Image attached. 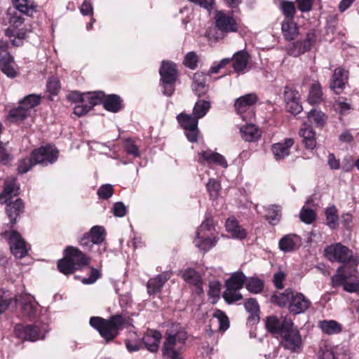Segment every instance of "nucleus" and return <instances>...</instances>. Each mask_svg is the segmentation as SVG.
<instances>
[{
    "instance_id": "20",
    "label": "nucleus",
    "mask_w": 359,
    "mask_h": 359,
    "mask_svg": "<svg viewBox=\"0 0 359 359\" xmlns=\"http://www.w3.org/2000/svg\"><path fill=\"white\" fill-rule=\"evenodd\" d=\"M19 185L15 177H8L4 181L3 190L0 194V203H6L19 195Z\"/></svg>"
},
{
    "instance_id": "50",
    "label": "nucleus",
    "mask_w": 359,
    "mask_h": 359,
    "mask_svg": "<svg viewBox=\"0 0 359 359\" xmlns=\"http://www.w3.org/2000/svg\"><path fill=\"white\" fill-rule=\"evenodd\" d=\"M114 193V187L110 184L101 185L97 189V194L100 199L108 200Z\"/></svg>"
},
{
    "instance_id": "40",
    "label": "nucleus",
    "mask_w": 359,
    "mask_h": 359,
    "mask_svg": "<svg viewBox=\"0 0 359 359\" xmlns=\"http://www.w3.org/2000/svg\"><path fill=\"white\" fill-rule=\"evenodd\" d=\"M41 101V96L36 94H30L25 96L22 100L20 101L19 104L25 108H27L28 111L30 112V109L39 105Z\"/></svg>"
},
{
    "instance_id": "61",
    "label": "nucleus",
    "mask_w": 359,
    "mask_h": 359,
    "mask_svg": "<svg viewBox=\"0 0 359 359\" xmlns=\"http://www.w3.org/2000/svg\"><path fill=\"white\" fill-rule=\"evenodd\" d=\"M86 93H81L79 91H72L67 96V99L72 102H79V104L85 103Z\"/></svg>"
},
{
    "instance_id": "29",
    "label": "nucleus",
    "mask_w": 359,
    "mask_h": 359,
    "mask_svg": "<svg viewBox=\"0 0 359 359\" xmlns=\"http://www.w3.org/2000/svg\"><path fill=\"white\" fill-rule=\"evenodd\" d=\"M300 238L296 234H288L280 240L279 248L285 252H291L300 245Z\"/></svg>"
},
{
    "instance_id": "56",
    "label": "nucleus",
    "mask_w": 359,
    "mask_h": 359,
    "mask_svg": "<svg viewBox=\"0 0 359 359\" xmlns=\"http://www.w3.org/2000/svg\"><path fill=\"white\" fill-rule=\"evenodd\" d=\"M299 217L303 222L311 224L315 221L316 215L313 210L303 208L300 212Z\"/></svg>"
},
{
    "instance_id": "58",
    "label": "nucleus",
    "mask_w": 359,
    "mask_h": 359,
    "mask_svg": "<svg viewBox=\"0 0 359 359\" xmlns=\"http://www.w3.org/2000/svg\"><path fill=\"white\" fill-rule=\"evenodd\" d=\"M102 276L100 270L92 267L90 271V275L88 278H84L81 282L85 285H90L94 283Z\"/></svg>"
},
{
    "instance_id": "7",
    "label": "nucleus",
    "mask_w": 359,
    "mask_h": 359,
    "mask_svg": "<svg viewBox=\"0 0 359 359\" xmlns=\"http://www.w3.org/2000/svg\"><path fill=\"white\" fill-rule=\"evenodd\" d=\"M245 276L241 271H237L226 280V302L231 304L242 299L243 296L238 290L243 287Z\"/></svg>"
},
{
    "instance_id": "55",
    "label": "nucleus",
    "mask_w": 359,
    "mask_h": 359,
    "mask_svg": "<svg viewBox=\"0 0 359 359\" xmlns=\"http://www.w3.org/2000/svg\"><path fill=\"white\" fill-rule=\"evenodd\" d=\"M283 97L286 104L290 102L299 100V94L298 91L289 86H286L284 88Z\"/></svg>"
},
{
    "instance_id": "51",
    "label": "nucleus",
    "mask_w": 359,
    "mask_h": 359,
    "mask_svg": "<svg viewBox=\"0 0 359 359\" xmlns=\"http://www.w3.org/2000/svg\"><path fill=\"white\" fill-rule=\"evenodd\" d=\"M123 147L128 154L131 155L135 158L140 156V149L132 139H126L123 141Z\"/></svg>"
},
{
    "instance_id": "33",
    "label": "nucleus",
    "mask_w": 359,
    "mask_h": 359,
    "mask_svg": "<svg viewBox=\"0 0 359 359\" xmlns=\"http://www.w3.org/2000/svg\"><path fill=\"white\" fill-rule=\"evenodd\" d=\"M242 137L248 142H253L261 136L259 128L253 123L247 124L241 128Z\"/></svg>"
},
{
    "instance_id": "36",
    "label": "nucleus",
    "mask_w": 359,
    "mask_h": 359,
    "mask_svg": "<svg viewBox=\"0 0 359 359\" xmlns=\"http://www.w3.org/2000/svg\"><path fill=\"white\" fill-rule=\"evenodd\" d=\"M13 62V57L9 53H6L5 56L0 59V67L1 71L11 78H13L16 76V72L11 65Z\"/></svg>"
},
{
    "instance_id": "42",
    "label": "nucleus",
    "mask_w": 359,
    "mask_h": 359,
    "mask_svg": "<svg viewBox=\"0 0 359 359\" xmlns=\"http://www.w3.org/2000/svg\"><path fill=\"white\" fill-rule=\"evenodd\" d=\"M293 291L291 289H287L283 292L272 296V302L280 306H285L287 303L290 302L292 297Z\"/></svg>"
},
{
    "instance_id": "5",
    "label": "nucleus",
    "mask_w": 359,
    "mask_h": 359,
    "mask_svg": "<svg viewBox=\"0 0 359 359\" xmlns=\"http://www.w3.org/2000/svg\"><path fill=\"white\" fill-rule=\"evenodd\" d=\"M160 83L163 95L170 97L175 90V83L179 77L177 65L170 60H163L159 68Z\"/></svg>"
},
{
    "instance_id": "43",
    "label": "nucleus",
    "mask_w": 359,
    "mask_h": 359,
    "mask_svg": "<svg viewBox=\"0 0 359 359\" xmlns=\"http://www.w3.org/2000/svg\"><path fill=\"white\" fill-rule=\"evenodd\" d=\"M348 276L345 273V267L340 266L337 269V273L332 277V283L333 287H338L348 283Z\"/></svg>"
},
{
    "instance_id": "32",
    "label": "nucleus",
    "mask_w": 359,
    "mask_h": 359,
    "mask_svg": "<svg viewBox=\"0 0 359 359\" xmlns=\"http://www.w3.org/2000/svg\"><path fill=\"white\" fill-rule=\"evenodd\" d=\"M177 120L184 130H188L198 127L199 118L193 114L182 112L177 116Z\"/></svg>"
},
{
    "instance_id": "15",
    "label": "nucleus",
    "mask_w": 359,
    "mask_h": 359,
    "mask_svg": "<svg viewBox=\"0 0 359 359\" xmlns=\"http://www.w3.org/2000/svg\"><path fill=\"white\" fill-rule=\"evenodd\" d=\"M14 333L20 339L36 341L40 339L41 330L36 325L17 324L14 328Z\"/></svg>"
},
{
    "instance_id": "52",
    "label": "nucleus",
    "mask_w": 359,
    "mask_h": 359,
    "mask_svg": "<svg viewBox=\"0 0 359 359\" xmlns=\"http://www.w3.org/2000/svg\"><path fill=\"white\" fill-rule=\"evenodd\" d=\"M61 88L60 82L55 76H51L48 79L46 83L47 91L51 95H56L58 94Z\"/></svg>"
},
{
    "instance_id": "8",
    "label": "nucleus",
    "mask_w": 359,
    "mask_h": 359,
    "mask_svg": "<svg viewBox=\"0 0 359 359\" xmlns=\"http://www.w3.org/2000/svg\"><path fill=\"white\" fill-rule=\"evenodd\" d=\"M34 163L43 166L55 163L59 157V150L54 144H47L31 151Z\"/></svg>"
},
{
    "instance_id": "64",
    "label": "nucleus",
    "mask_w": 359,
    "mask_h": 359,
    "mask_svg": "<svg viewBox=\"0 0 359 359\" xmlns=\"http://www.w3.org/2000/svg\"><path fill=\"white\" fill-rule=\"evenodd\" d=\"M126 207L122 202H116L114 204L113 214L118 217H123L126 215Z\"/></svg>"
},
{
    "instance_id": "23",
    "label": "nucleus",
    "mask_w": 359,
    "mask_h": 359,
    "mask_svg": "<svg viewBox=\"0 0 359 359\" xmlns=\"http://www.w3.org/2000/svg\"><path fill=\"white\" fill-rule=\"evenodd\" d=\"M162 339L161 333L156 330H148L142 338L145 348L151 353H156Z\"/></svg>"
},
{
    "instance_id": "22",
    "label": "nucleus",
    "mask_w": 359,
    "mask_h": 359,
    "mask_svg": "<svg viewBox=\"0 0 359 359\" xmlns=\"http://www.w3.org/2000/svg\"><path fill=\"white\" fill-rule=\"evenodd\" d=\"M182 278L189 285L194 287V291L198 294L201 295L203 293V279L195 269L189 268L183 271Z\"/></svg>"
},
{
    "instance_id": "47",
    "label": "nucleus",
    "mask_w": 359,
    "mask_h": 359,
    "mask_svg": "<svg viewBox=\"0 0 359 359\" xmlns=\"http://www.w3.org/2000/svg\"><path fill=\"white\" fill-rule=\"evenodd\" d=\"M245 287L250 292L257 294L263 290L264 283L259 278H251L246 282Z\"/></svg>"
},
{
    "instance_id": "30",
    "label": "nucleus",
    "mask_w": 359,
    "mask_h": 359,
    "mask_svg": "<svg viewBox=\"0 0 359 359\" xmlns=\"http://www.w3.org/2000/svg\"><path fill=\"white\" fill-rule=\"evenodd\" d=\"M14 7L20 12L32 16L37 11V4L32 0H13Z\"/></svg>"
},
{
    "instance_id": "34",
    "label": "nucleus",
    "mask_w": 359,
    "mask_h": 359,
    "mask_svg": "<svg viewBox=\"0 0 359 359\" xmlns=\"http://www.w3.org/2000/svg\"><path fill=\"white\" fill-rule=\"evenodd\" d=\"M282 32L287 40H294L299 34L298 27L293 20H287L282 23Z\"/></svg>"
},
{
    "instance_id": "9",
    "label": "nucleus",
    "mask_w": 359,
    "mask_h": 359,
    "mask_svg": "<svg viewBox=\"0 0 359 359\" xmlns=\"http://www.w3.org/2000/svg\"><path fill=\"white\" fill-rule=\"evenodd\" d=\"M3 235L8 236L11 252L16 259H22L27 255L29 248L17 230L6 231Z\"/></svg>"
},
{
    "instance_id": "18",
    "label": "nucleus",
    "mask_w": 359,
    "mask_h": 359,
    "mask_svg": "<svg viewBox=\"0 0 359 359\" xmlns=\"http://www.w3.org/2000/svg\"><path fill=\"white\" fill-rule=\"evenodd\" d=\"M348 80V72L341 67L336 68L332 76L330 87L336 93L340 94Z\"/></svg>"
},
{
    "instance_id": "3",
    "label": "nucleus",
    "mask_w": 359,
    "mask_h": 359,
    "mask_svg": "<svg viewBox=\"0 0 359 359\" xmlns=\"http://www.w3.org/2000/svg\"><path fill=\"white\" fill-rule=\"evenodd\" d=\"M90 258L79 248L68 246L64 251L63 258L57 262L58 271L64 275L73 274L76 270H81L89 265Z\"/></svg>"
},
{
    "instance_id": "10",
    "label": "nucleus",
    "mask_w": 359,
    "mask_h": 359,
    "mask_svg": "<svg viewBox=\"0 0 359 359\" xmlns=\"http://www.w3.org/2000/svg\"><path fill=\"white\" fill-rule=\"evenodd\" d=\"M258 100L255 93H249L241 96L236 100L235 108L242 119L245 121H251L255 118V113L250 107Z\"/></svg>"
},
{
    "instance_id": "41",
    "label": "nucleus",
    "mask_w": 359,
    "mask_h": 359,
    "mask_svg": "<svg viewBox=\"0 0 359 359\" xmlns=\"http://www.w3.org/2000/svg\"><path fill=\"white\" fill-rule=\"evenodd\" d=\"M210 108V102L209 101L199 100L195 103L192 114L200 119L208 113Z\"/></svg>"
},
{
    "instance_id": "11",
    "label": "nucleus",
    "mask_w": 359,
    "mask_h": 359,
    "mask_svg": "<svg viewBox=\"0 0 359 359\" xmlns=\"http://www.w3.org/2000/svg\"><path fill=\"white\" fill-rule=\"evenodd\" d=\"M325 254L331 262L348 263L353 259V252L340 243L327 246Z\"/></svg>"
},
{
    "instance_id": "35",
    "label": "nucleus",
    "mask_w": 359,
    "mask_h": 359,
    "mask_svg": "<svg viewBox=\"0 0 359 359\" xmlns=\"http://www.w3.org/2000/svg\"><path fill=\"white\" fill-rule=\"evenodd\" d=\"M299 134L303 137V142L306 148L313 149L316 147V133L312 128H302Z\"/></svg>"
},
{
    "instance_id": "28",
    "label": "nucleus",
    "mask_w": 359,
    "mask_h": 359,
    "mask_svg": "<svg viewBox=\"0 0 359 359\" xmlns=\"http://www.w3.org/2000/svg\"><path fill=\"white\" fill-rule=\"evenodd\" d=\"M29 116V111L21 104L9 110L6 120L12 123H21Z\"/></svg>"
},
{
    "instance_id": "38",
    "label": "nucleus",
    "mask_w": 359,
    "mask_h": 359,
    "mask_svg": "<svg viewBox=\"0 0 359 359\" xmlns=\"http://www.w3.org/2000/svg\"><path fill=\"white\" fill-rule=\"evenodd\" d=\"M246 311L251 315L248 317V320H258L259 319V306L257 300L254 298H249L244 304Z\"/></svg>"
},
{
    "instance_id": "12",
    "label": "nucleus",
    "mask_w": 359,
    "mask_h": 359,
    "mask_svg": "<svg viewBox=\"0 0 359 359\" xmlns=\"http://www.w3.org/2000/svg\"><path fill=\"white\" fill-rule=\"evenodd\" d=\"M106 236V230L102 226H93L88 232L82 236L79 243L81 246L90 250L93 245L102 243Z\"/></svg>"
},
{
    "instance_id": "17",
    "label": "nucleus",
    "mask_w": 359,
    "mask_h": 359,
    "mask_svg": "<svg viewBox=\"0 0 359 359\" xmlns=\"http://www.w3.org/2000/svg\"><path fill=\"white\" fill-rule=\"evenodd\" d=\"M316 36L314 32H311L306 34V39L294 42L288 49L290 55L297 57L310 50L316 43Z\"/></svg>"
},
{
    "instance_id": "24",
    "label": "nucleus",
    "mask_w": 359,
    "mask_h": 359,
    "mask_svg": "<svg viewBox=\"0 0 359 359\" xmlns=\"http://www.w3.org/2000/svg\"><path fill=\"white\" fill-rule=\"evenodd\" d=\"M170 278V276L168 273H162L154 278H150L147 284L149 294L155 295L159 293Z\"/></svg>"
},
{
    "instance_id": "4",
    "label": "nucleus",
    "mask_w": 359,
    "mask_h": 359,
    "mask_svg": "<svg viewBox=\"0 0 359 359\" xmlns=\"http://www.w3.org/2000/svg\"><path fill=\"white\" fill-rule=\"evenodd\" d=\"M166 338L162 349L163 359H182L179 351L175 349L177 341L184 343L187 334L180 323H172L166 330Z\"/></svg>"
},
{
    "instance_id": "6",
    "label": "nucleus",
    "mask_w": 359,
    "mask_h": 359,
    "mask_svg": "<svg viewBox=\"0 0 359 359\" xmlns=\"http://www.w3.org/2000/svg\"><path fill=\"white\" fill-rule=\"evenodd\" d=\"M213 220L212 219H206L198 227L196 238L194 242L201 250L206 252L215 245V241L211 238Z\"/></svg>"
},
{
    "instance_id": "19",
    "label": "nucleus",
    "mask_w": 359,
    "mask_h": 359,
    "mask_svg": "<svg viewBox=\"0 0 359 359\" xmlns=\"http://www.w3.org/2000/svg\"><path fill=\"white\" fill-rule=\"evenodd\" d=\"M226 237L237 240H243L248 235L247 231L234 217H229L226 220Z\"/></svg>"
},
{
    "instance_id": "27",
    "label": "nucleus",
    "mask_w": 359,
    "mask_h": 359,
    "mask_svg": "<svg viewBox=\"0 0 359 359\" xmlns=\"http://www.w3.org/2000/svg\"><path fill=\"white\" fill-rule=\"evenodd\" d=\"M103 107L108 111L117 113L124 107L123 100L116 94H110L106 95L103 102Z\"/></svg>"
},
{
    "instance_id": "60",
    "label": "nucleus",
    "mask_w": 359,
    "mask_h": 359,
    "mask_svg": "<svg viewBox=\"0 0 359 359\" xmlns=\"http://www.w3.org/2000/svg\"><path fill=\"white\" fill-rule=\"evenodd\" d=\"M4 291L0 290V315L5 312L13 302L12 297H7Z\"/></svg>"
},
{
    "instance_id": "57",
    "label": "nucleus",
    "mask_w": 359,
    "mask_h": 359,
    "mask_svg": "<svg viewBox=\"0 0 359 359\" xmlns=\"http://www.w3.org/2000/svg\"><path fill=\"white\" fill-rule=\"evenodd\" d=\"M220 290V283L219 282L215 281L210 283L208 295L210 298L214 299L212 304H215L219 297Z\"/></svg>"
},
{
    "instance_id": "63",
    "label": "nucleus",
    "mask_w": 359,
    "mask_h": 359,
    "mask_svg": "<svg viewBox=\"0 0 359 359\" xmlns=\"http://www.w3.org/2000/svg\"><path fill=\"white\" fill-rule=\"evenodd\" d=\"M199 133L200 131L198 127L184 130V134L187 140L192 143L198 142Z\"/></svg>"
},
{
    "instance_id": "44",
    "label": "nucleus",
    "mask_w": 359,
    "mask_h": 359,
    "mask_svg": "<svg viewBox=\"0 0 359 359\" xmlns=\"http://www.w3.org/2000/svg\"><path fill=\"white\" fill-rule=\"evenodd\" d=\"M206 188L210 198L213 200L217 199L221 194L222 186L220 182L215 179H210Z\"/></svg>"
},
{
    "instance_id": "37",
    "label": "nucleus",
    "mask_w": 359,
    "mask_h": 359,
    "mask_svg": "<svg viewBox=\"0 0 359 359\" xmlns=\"http://www.w3.org/2000/svg\"><path fill=\"white\" fill-rule=\"evenodd\" d=\"M320 327L327 334H338L342 329L341 325L335 320L320 321Z\"/></svg>"
},
{
    "instance_id": "49",
    "label": "nucleus",
    "mask_w": 359,
    "mask_h": 359,
    "mask_svg": "<svg viewBox=\"0 0 359 359\" xmlns=\"http://www.w3.org/2000/svg\"><path fill=\"white\" fill-rule=\"evenodd\" d=\"M308 118L310 123L319 127H322L325 123V115L316 110H311L308 113Z\"/></svg>"
},
{
    "instance_id": "46",
    "label": "nucleus",
    "mask_w": 359,
    "mask_h": 359,
    "mask_svg": "<svg viewBox=\"0 0 359 359\" xmlns=\"http://www.w3.org/2000/svg\"><path fill=\"white\" fill-rule=\"evenodd\" d=\"M281 217L280 209L278 205H272L267 209L266 219L272 225H276Z\"/></svg>"
},
{
    "instance_id": "16",
    "label": "nucleus",
    "mask_w": 359,
    "mask_h": 359,
    "mask_svg": "<svg viewBox=\"0 0 359 359\" xmlns=\"http://www.w3.org/2000/svg\"><path fill=\"white\" fill-rule=\"evenodd\" d=\"M2 204L6 205L5 212L10 220L11 228H13L17 223L18 218L25 210V203L21 198H17L15 200L7 201L6 203Z\"/></svg>"
},
{
    "instance_id": "14",
    "label": "nucleus",
    "mask_w": 359,
    "mask_h": 359,
    "mask_svg": "<svg viewBox=\"0 0 359 359\" xmlns=\"http://www.w3.org/2000/svg\"><path fill=\"white\" fill-rule=\"evenodd\" d=\"M215 19V25L210 27L205 33V36L211 46L222 40L224 36V12L217 11Z\"/></svg>"
},
{
    "instance_id": "1",
    "label": "nucleus",
    "mask_w": 359,
    "mask_h": 359,
    "mask_svg": "<svg viewBox=\"0 0 359 359\" xmlns=\"http://www.w3.org/2000/svg\"><path fill=\"white\" fill-rule=\"evenodd\" d=\"M265 326L269 332L280 335V343L285 349L295 352L301 348V335L290 318L285 316L278 319L275 316H271L266 318Z\"/></svg>"
},
{
    "instance_id": "45",
    "label": "nucleus",
    "mask_w": 359,
    "mask_h": 359,
    "mask_svg": "<svg viewBox=\"0 0 359 359\" xmlns=\"http://www.w3.org/2000/svg\"><path fill=\"white\" fill-rule=\"evenodd\" d=\"M327 224L331 229H336L338 226L339 217L337 210L334 206L330 207L325 210Z\"/></svg>"
},
{
    "instance_id": "48",
    "label": "nucleus",
    "mask_w": 359,
    "mask_h": 359,
    "mask_svg": "<svg viewBox=\"0 0 359 359\" xmlns=\"http://www.w3.org/2000/svg\"><path fill=\"white\" fill-rule=\"evenodd\" d=\"M35 161H34L32 156L31 155L29 157H25L24 158L20 159L18 161V173L19 174H25L29 170L32 169L33 166L36 165V163H34Z\"/></svg>"
},
{
    "instance_id": "53",
    "label": "nucleus",
    "mask_w": 359,
    "mask_h": 359,
    "mask_svg": "<svg viewBox=\"0 0 359 359\" xmlns=\"http://www.w3.org/2000/svg\"><path fill=\"white\" fill-rule=\"evenodd\" d=\"M198 57L195 52H194V51L189 52L184 56L183 65L185 67H187L191 69H195L198 67Z\"/></svg>"
},
{
    "instance_id": "2",
    "label": "nucleus",
    "mask_w": 359,
    "mask_h": 359,
    "mask_svg": "<svg viewBox=\"0 0 359 359\" xmlns=\"http://www.w3.org/2000/svg\"><path fill=\"white\" fill-rule=\"evenodd\" d=\"M133 319L123 313L111 315L109 318L92 316L89 320L90 325L96 330L106 343L113 341L120 331L132 325Z\"/></svg>"
},
{
    "instance_id": "59",
    "label": "nucleus",
    "mask_w": 359,
    "mask_h": 359,
    "mask_svg": "<svg viewBox=\"0 0 359 359\" xmlns=\"http://www.w3.org/2000/svg\"><path fill=\"white\" fill-rule=\"evenodd\" d=\"M22 311L25 316L32 319L35 316L37 308L31 302H25L22 306Z\"/></svg>"
},
{
    "instance_id": "54",
    "label": "nucleus",
    "mask_w": 359,
    "mask_h": 359,
    "mask_svg": "<svg viewBox=\"0 0 359 359\" xmlns=\"http://www.w3.org/2000/svg\"><path fill=\"white\" fill-rule=\"evenodd\" d=\"M280 8L284 15L289 18L288 20H292L295 14V7L294 3L291 1H282L280 3Z\"/></svg>"
},
{
    "instance_id": "31",
    "label": "nucleus",
    "mask_w": 359,
    "mask_h": 359,
    "mask_svg": "<svg viewBox=\"0 0 359 359\" xmlns=\"http://www.w3.org/2000/svg\"><path fill=\"white\" fill-rule=\"evenodd\" d=\"M250 56L244 50L234 53L232 57V66L236 72H242L246 68Z\"/></svg>"
},
{
    "instance_id": "25",
    "label": "nucleus",
    "mask_w": 359,
    "mask_h": 359,
    "mask_svg": "<svg viewBox=\"0 0 359 359\" xmlns=\"http://www.w3.org/2000/svg\"><path fill=\"white\" fill-rule=\"evenodd\" d=\"M294 144L292 138H287L283 142H278L272 145V152L276 160H281L287 156L290 151V148Z\"/></svg>"
},
{
    "instance_id": "21",
    "label": "nucleus",
    "mask_w": 359,
    "mask_h": 359,
    "mask_svg": "<svg viewBox=\"0 0 359 359\" xmlns=\"http://www.w3.org/2000/svg\"><path fill=\"white\" fill-rule=\"evenodd\" d=\"M311 304L310 300L303 294L293 292L288 309L291 313L297 315L306 311Z\"/></svg>"
},
{
    "instance_id": "39",
    "label": "nucleus",
    "mask_w": 359,
    "mask_h": 359,
    "mask_svg": "<svg viewBox=\"0 0 359 359\" xmlns=\"http://www.w3.org/2000/svg\"><path fill=\"white\" fill-rule=\"evenodd\" d=\"M308 100L311 104H318L323 100L322 88L318 82L311 85Z\"/></svg>"
},
{
    "instance_id": "26",
    "label": "nucleus",
    "mask_w": 359,
    "mask_h": 359,
    "mask_svg": "<svg viewBox=\"0 0 359 359\" xmlns=\"http://www.w3.org/2000/svg\"><path fill=\"white\" fill-rule=\"evenodd\" d=\"M198 162L201 163H205L208 165H223L224 158L220 154L208 149L198 153Z\"/></svg>"
},
{
    "instance_id": "13",
    "label": "nucleus",
    "mask_w": 359,
    "mask_h": 359,
    "mask_svg": "<svg viewBox=\"0 0 359 359\" xmlns=\"http://www.w3.org/2000/svg\"><path fill=\"white\" fill-rule=\"evenodd\" d=\"M104 93L95 91L86 93L85 103L77 104L74 108V114L78 116H83L88 114L95 106L102 104L103 105Z\"/></svg>"
},
{
    "instance_id": "62",
    "label": "nucleus",
    "mask_w": 359,
    "mask_h": 359,
    "mask_svg": "<svg viewBox=\"0 0 359 359\" xmlns=\"http://www.w3.org/2000/svg\"><path fill=\"white\" fill-rule=\"evenodd\" d=\"M12 160V156L7 152L2 142L0 141V163L6 165L10 164Z\"/></svg>"
}]
</instances>
